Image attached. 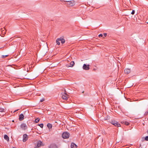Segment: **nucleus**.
I'll use <instances>...</instances> for the list:
<instances>
[{
  "instance_id": "32",
  "label": "nucleus",
  "mask_w": 148,
  "mask_h": 148,
  "mask_svg": "<svg viewBox=\"0 0 148 148\" xmlns=\"http://www.w3.org/2000/svg\"><path fill=\"white\" fill-rule=\"evenodd\" d=\"M13 148H15V147H13Z\"/></svg>"
},
{
  "instance_id": "13",
  "label": "nucleus",
  "mask_w": 148,
  "mask_h": 148,
  "mask_svg": "<svg viewBox=\"0 0 148 148\" xmlns=\"http://www.w3.org/2000/svg\"><path fill=\"white\" fill-rule=\"evenodd\" d=\"M77 146L74 143H72L71 145V148H77Z\"/></svg>"
},
{
  "instance_id": "7",
  "label": "nucleus",
  "mask_w": 148,
  "mask_h": 148,
  "mask_svg": "<svg viewBox=\"0 0 148 148\" xmlns=\"http://www.w3.org/2000/svg\"><path fill=\"white\" fill-rule=\"evenodd\" d=\"M28 138V136L27 134H25L23 135V142H25L27 140Z\"/></svg>"
},
{
  "instance_id": "25",
  "label": "nucleus",
  "mask_w": 148,
  "mask_h": 148,
  "mask_svg": "<svg viewBox=\"0 0 148 148\" xmlns=\"http://www.w3.org/2000/svg\"><path fill=\"white\" fill-rule=\"evenodd\" d=\"M135 13V11L134 10H132V12L131 14H134Z\"/></svg>"
},
{
  "instance_id": "10",
  "label": "nucleus",
  "mask_w": 148,
  "mask_h": 148,
  "mask_svg": "<svg viewBox=\"0 0 148 148\" xmlns=\"http://www.w3.org/2000/svg\"><path fill=\"white\" fill-rule=\"evenodd\" d=\"M49 148H58L57 146L55 144H51L49 147Z\"/></svg>"
},
{
  "instance_id": "18",
  "label": "nucleus",
  "mask_w": 148,
  "mask_h": 148,
  "mask_svg": "<svg viewBox=\"0 0 148 148\" xmlns=\"http://www.w3.org/2000/svg\"><path fill=\"white\" fill-rule=\"evenodd\" d=\"M47 126L49 128H52V125L50 123H48L47 124Z\"/></svg>"
},
{
  "instance_id": "9",
  "label": "nucleus",
  "mask_w": 148,
  "mask_h": 148,
  "mask_svg": "<svg viewBox=\"0 0 148 148\" xmlns=\"http://www.w3.org/2000/svg\"><path fill=\"white\" fill-rule=\"evenodd\" d=\"M42 145H43L42 142L40 140L38 141L36 144V146L38 147H41Z\"/></svg>"
},
{
  "instance_id": "27",
  "label": "nucleus",
  "mask_w": 148,
  "mask_h": 148,
  "mask_svg": "<svg viewBox=\"0 0 148 148\" xmlns=\"http://www.w3.org/2000/svg\"><path fill=\"white\" fill-rule=\"evenodd\" d=\"M44 101V99H41L40 100V102H42Z\"/></svg>"
},
{
  "instance_id": "6",
  "label": "nucleus",
  "mask_w": 148,
  "mask_h": 148,
  "mask_svg": "<svg viewBox=\"0 0 148 148\" xmlns=\"http://www.w3.org/2000/svg\"><path fill=\"white\" fill-rule=\"evenodd\" d=\"M89 66L90 65L89 64H88L87 65L85 64H84L83 66V68L84 70H88L90 69L89 67Z\"/></svg>"
},
{
  "instance_id": "33",
  "label": "nucleus",
  "mask_w": 148,
  "mask_h": 148,
  "mask_svg": "<svg viewBox=\"0 0 148 148\" xmlns=\"http://www.w3.org/2000/svg\"><path fill=\"white\" fill-rule=\"evenodd\" d=\"M147 23H148V22Z\"/></svg>"
},
{
  "instance_id": "31",
  "label": "nucleus",
  "mask_w": 148,
  "mask_h": 148,
  "mask_svg": "<svg viewBox=\"0 0 148 148\" xmlns=\"http://www.w3.org/2000/svg\"><path fill=\"white\" fill-rule=\"evenodd\" d=\"M103 133H104L105 134H106V133H105V132H103Z\"/></svg>"
},
{
  "instance_id": "16",
  "label": "nucleus",
  "mask_w": 148,
  "mask_h": 148,
  "mask_svg": "<svg viewBox=\"0 0 148 148\" xmlns=\"http://www.w3.org/2000/svg\"><path fill=\"white\" fill-rule=\"evenodd\" d=\"M60 39H61L60 40V41H61V42L62 44H63L65 42V40L63 39V38L62 37H60Z\"/></svg>"
},
{
  "instance_id": "20",
  "label": "nucleus",
  "mask_w": 148,
  "mask_h": 148,
  "mask_svg": "<svg viewBox=\"0 0 148 148\" xmlns=\"http://www.w3.org/2000/svg\"><path fill=\"white\" fill-rule=\"evenodd\" d=\"M122 123H123L127 125H128L129 124V123L127 122L126 121H125L123 122Z\"/></svg>"
},
{
  "instance_id": "30",
  "label": "nucleus",
  "mask_w": 148,
  "mask_h": 148,
  "mask_svg": "<svg viewBox=\"0 0 148 148\" xmlns=\"http://www.w3.org/2000/svg\"><path fill=\"white\" fill-rule=\"evenodd\" d=\"M34 148H38V147H35Z\"/></svg>"
},
{
  "instance_id": "21",
  "label": "nucleus",
  "mask_w": 148,
  "mask_h": 148,
  "mask_svg": "<svg viewBox=\"0 0 148 148\" xmlns=\"http://www.w3.org/2000/svg\"><path fill=\"white\" fill-rule=\"evenodd\" d=\"M4 112V109L0 108V112Z\"/></svg>"
},
{
  "instance_id": "22",
  "label": "nucleus",
  "mask_w": 148,
  "mask_h": 148,
  "mask_svg": "<svg viewBox=\"0 0 148 148\" xmlns=\"http://www.w3.org/2000/svg\"><path fill=\"white\" fill-rule=\"evenodd\" d=\"M39 126L41 128H43V124L42 123H41L39 124Z\"/></svg>"
},
{
  "instance_id": "28",
  "label": "nucleus",
  "mask_w": 148,
  "mask_h": 148,
  "mask_svg": "<svg viewBox=\"0 0 148 148\" xmlns=\"http://www.w3.org/2000/svg\"><path fill=\"white\" fill-rule=\"evenodd\" d=\"M103 35L104 36H107V34L104 33Z\"/></svg>"
},
{
  "instance_id": "4",
  "label": "nucleus",
  "mask_w": 148,
  "mask_h": 148,
  "mask_svg": "<svg viewBox=\"0 0 148 148\" xmlns=\"http://www.w3.org/2000/svg\"><path fill=\"white\" fill-rule=\"evenodd\" d=\"M67 2L66 4L69 7L73 6L75 5L74 1H67Z\"/></svg>"
},
{
  "instance_id": "8",
  "label": "nucleus",
  "mask_w": 148,
  "mask_h": 148,
  "mask_svg": "<svg viewBox=\"0 0 148 148\" xmlns=\"http://www.w3.org/2000/svg\"><path fill=\"white\" fill-rule=\"evenodd\" d=\"M131 72V70L129 69H126L124 70V73L126 74H128Z\"/></svg>"
},
{
  "instance_id": "11",
  "label": "nucleus",
  "mask_w": 148,
  "mask_h": 148,
  "mask_svg": "<svg viewBox=\"0 0 148 148\" xmlns=\"http://www.w3.org/2000/svg\"><path fill=\"white\" fill-rule=\"evenodd\" d=\"M75 64L74 62L73 61H72L71 62L70 64V65L69 66L68 65V66H66L68 67H72Z\"/></svg>"
},
{
  "instance_id": "3",
  "label": "nucleus",
  "mask_w": 148,
  "mask_h": 148,
  "mask_svg": "<svg viewBox=\"0 0 148 148\" xmlns=\"http://www.w3.org/2000/svg\"><path fill=\"white\" fill-rule=\"evenodd\" d=\"M111 123L115 126L119 127L121 126L120 124L119 123L114 120L111 121Z\"/></svg>"
},
{
  "instance_id": "2",
  "label": "nucleus",
  "mask_w": 148,
  "mask_h": 148,
  "mask_svg": "<svg viewBox=\"0 0 148 148\" xmlns=\"http://www.w3.org/2000/svg\"><path fill=\"white\" fill-rule=\"evenodd\" d=\"M65 92L66 91H65ZM62 97L63 99L66 100L69 97V96L66 92H64L62 93Z\"/></svg>"
},
{
  "instance_id": "19",
  "label": "nucleus",
  "mask_w": 148,
  "mask_h": 148,
  "mask_svg": "<svg viewBox=\"0 0 148 148\" xmlns=\"http://www.w3.org/2000/svg\"><path fill=\"white\" fill-rule=\"evenodd\" d=\"M40 119L39 118H37L35 120V122L36 123H38L40 121Z\"/></svg>"
},
{
  "instance_id": "1",
  "label": "nucleus",
  "mask_w": 148,
  "mask_h": 148,
  "mask_svg": "<svg viewBox=\"0 0 148 148\" xmlns=\"http://www.w3.org/2000/svg\"><path fill=\"white\" fill-rule=\"evenodd\" d=\"M70 136V134L67 132H64L63 133L62 135V138L64 139L68 138Z\"/></svg>"
},
{
  "instance_id": "26",
  "label": "nucleus",
  "mask_w": 148,
  "mask_h": 148,
  "mask_svg": "<svg viewBox=\"0 0 148 148\" xmlns=\"http://www.w3.org/2000/svg\"><path fill=\"white\" fill-rule=\"evenodd\" d=\"M103 36V35L102 34H100L99 35V37H102Z\"/></svg>"
},
{
  "instance_id": "17",
  "label": "nucleus",
  "mask_w": 148,
  "mask_h": 148,
  "mask_svg": "<svg viewBox=\"0 0 148 148\" xmlns=\"http://www.w3.org/2000/svg\"><path fill=\"white\" fill-rule=\"evenodd\" d=\"M4 139L7 141H9V137L7 135H5L4 136Z\"/></svg>"
},
{
  "instance_id": "14",
  "label": "nucleus",
  "mask_w": 148,
  "mask_h": 148,
  "mask_svg": "<svg viewBox=\"0 0 148 148\" xmlns=\"http://www.w3.org/2000/svg\"><path fill=\"white\" fill-rule=\"evenodd\" d=\"M1 32H2V33L1 34H2V35H4V34H5V33H6L5 30L4 29L3 30L2 29H1L0 30V32H1ZM1 35L2 37L4 36Z\"/></svg>"
},
{
  "instance_id": "5",
  "label": "nucleus",
  "mask_w": 148,
  "mask_h": 148,
  "mask_svg": "<svg viewBox=\"0 0 148 148\" xmlns=\"http://www.w3.org/2000/svg\"><path fill=\"white\" fill-rule=\"evenodd\" d=\"M21 128L23 130H25L27 128V126L26 124L24 123H23L21 125Z\"/></svg>"
},
{
  "instance_id": "24",
  "label": "nucleus",
  "mask_w": 148,
  "mask_h": 148,
  "mask_svg": "<svg viewBox=\"0 0 148 148\" xmlns=\"http://www.w3.org/2000/svg\"><path fill=\"white\" fill-rule=\"evenodd\" d=\"M145 140L146 141H148V136L145 137Z\"/></svg>"
},
{
  "instance_id": "23",
  "label": "nucleus",
  "mask_w": 148,
  "mask_h": 148,
  "mask_svg": "<svg viewBox=\"0 0 148 148\" xmlns=\"http://www.w3.org/2000/svg\"><path fill=\"white\" fill-rule=\"evenodd\" d=\"M8 56V55H3L2 56L1 58H5L6 57Z\"/></svg>"
},
{
  "instance_id": "15",
  "label": "nucleus",
  "mask_w": 148,
  "mask_h": 148,
  "mask_svg": "<svg viewBox=\"0 0 148 148\" xmlns=\"http://www.w3.org/2000/svg\"><path fill=\"white\" fill-rule=\"evenodd\" d=\"M61 39H60V38H58L56 40V42L57 45H59L60 44V41Z\"/></svg>"
},
{
  "instance_id": "29",
  "label": "nucleus",
  "mask_w": 148,
  "mask_h": 148,
  "mask_svg": "<svg viewBox=\"0 0 148 148\" xmlns=\"http://www.w3.org/2000/svg\"><path fill=\"white\" fill-rule=\"evenodd\" d=\"M18 110H18H15V111L14 112H16V111H17Z\"/></svg>"
},
{
  "instance_id": "12",
  "label": "nucleus",
  "mask_w": 148,
  "mask_h": 148,
  "mask_svg": "<svg viewBox=\"0 0 148 148\" xmlns=\"http://www.w3.org/2000/svg\"><path fill=\"white\" fill-rule=\"evenodd\" d=\"M24 116L23 114H21L19 116V119L20 121L23 120L24 119Z\"/></svg>"
}]
</instances>
